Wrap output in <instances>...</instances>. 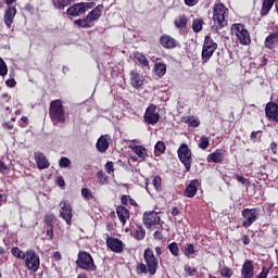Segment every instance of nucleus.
<instances>
[{
	"mask_svg": "<svg viewBox=\"0 0 278 278\" xmlns=\"http://www.w3.org/2000/svg\"><path fill=\"white\" fill-rule=\"evenodd\" d=\"M144 263H138L136 266L137 275H150L153 277L160 268V260L155 256V252L151 248H147L143 252Z\"/></svg>",
	"mask_w": 278,
	"mask_h": 278,
	"instance_id": "f257e3e1",
	"label": "nucleus"
},
{
	"mask_svg": "<svg viewBox=\"0 0 278 278\" xmlns=\"http://www.w3.org/2000/svg\"><path fill=\"white\" fill-rule=\"evenodd\" d=\"M229 16V9L224 3H215L213 7V23L212 31L218 34L220 29L227 27V17Z\"/></svg>",
	"mask_w": 278,
	"mask_h": 278,
	"instance_id": "f03ea898",
	"label": "nucleus"
},
{
	"mask_svg": "<svg viewBox=\"0 0 278 278\" xmlns=\"http://www.w3.org/2000/svg\"><path fill=\"white\" fill-rule=\"evenodd\" d=\"M49 116L53 125H64L66 123L67 115L61 99L51 101Z\"/></svg>",
	"mask_w": 278,
	"mask_h": 278,
	"instance_id": "7ed1b4c3",
	"label": "nucleus"
},
{
	"mask_svg": "<svg viewBox=\"0 0 278 278\" xmlns=\"http://www.w3.org/2000/svg\"><path fill=\"white\" fill-rule=\"evenodd\" d=\"M218 49V43L214 41L212 35H206L202 45L201 62L202 64H207L212 60L214 53Z\"/></svg>",
	"mask_w": 278,
	"mask_h": 278,
	"instance_id": "20e7f679",
	"label": "nucleus"
},
{
	"mask_svg": "<svg viewBox=\"0 0 278 278\" xmlns=\"http://www.w3.org/2000/svg\"><path fill=\"white\" fill-rule=\"evenodd\" d=\"M76 266L80 268V270H87V273H94V270H97V264H94V258L90 253L86 251L78 252Z\"/></svg>",
	"mask_w": 278,
	"mask_h": 278,
	"instance_id": "39448f33",
	"label": "nucleus"
},
{
	"mask_svg": "<svg viewBox=\"0 0 278 278\" xmlns=\"http://www.w3.org/2000/svg\"><path fill=\"white\" fill-rule=\"evenodd\" d=\"M178 160L184 164L186 173H190L192 169V150L188 147V144L182 143L178 150Z\"/></svg>",
	"mask_w": 278,
	"mask_h": 278,
	"instance_id": "423d86ee",
	"label": "nucleus"
},
{
	"mask_svg": "<svg viewBox=\"0 0 278 278\" xmlns=\"http://www.w3.org/2000/svg\"><path fill=\"white\" fill-rule=\"evenodd\" d=\"M142 220L144 227H147L148 229H155L156 227L164 225V222H162V217H160V214L155 211L144 212Z\"/></svg>",
	"mask_w": 278,
	"mask_h": 278,
	"instance_id": "0eeeda50",
	"label": "nucleus"
},
{
	"mask_svg": "<svg viewBox=\"0 0 278 278\" xmlns=\"http://www.w3.org/2000/svg\"><path fill=\"white\" fill-rule=\"evenodd\" d=\"M24 260L25 266L28 270H31L33 273H38V269L40 268V256L38 255V253H36V250H27Z\"/></svg>",
	"mask_w": 278,
	"mask_h": 278,
	"instance_id": "6e6552de",
	"label": "nucleus"
},
{
	"mask_svg": "<svg viewBox=\"0 0 278 278\" xmlns=\"http://www.w3.org/2000/svg\"><path fill=\"white\" fill-rule=\"evenodd\" d=\"M232 29L239 39L240 45H251V35L249 34V30H247L244 24H233Z\"/></svg>",
	"mask_w": 278,
	"mask_h": 278,
	"instance_id": "1a4fd4ad",
	"label": "nucleus"
},
{
	"mask_svg": "<svg viewBox=\"0 0 278 278\" xmlns=\"http://www.w3.org/2000/svg\"><path fill=\"white\" fill-rule=\"evenodd\" d=\"M105 241H106V247L110 251L113 253H123L125 251V243L116 238V237H111L110 233H104Z\"/></svg>",
	"mask_w": 278,
	"mask_h": 278,
	"instance_id": "9d476101",
	"label": "nucleus"
},
{
	"mask_svg": "<svg viewBox=\"0 0 278 278\" xmlns=\"http://www.w3.org/2000/svg\"><path fill=\"white\" fill-rule=\"evenodd\" d=\"M143 121L148 125H157V123H160V112H157V105L150 104L146 109Z\"/></svg>",
	"mask_w": 278,
	"mask_h": 278,
	"instance_id": "9b49d317",
	"label": "nucleus"
},
{
	"mask_svg": "<svg viewBox=\"0 0 278 278\" xmlns=\"http://www.w3.org/2000/svg\"><path fill=\"white\" fill-rule=\"evenodd\" d=\"M241 216L243 218L242 227L249 229V227H251V225H253V223L257 220V208H243L241 212Z\"/></svg>",
	"mask_w": 278,
	"mask_h": 278,
	"instance_id": "f8f14e48",
	"label": "nucleus"
},
{
	"mask_svg": "<svg viewBox=\"0 0 278 278\" xmlns=\"http://www.w3.org/2000/svg\"><path fill=\"white\" fill-rule=\"evenodd\" d=\"M60 216L65 220L67 225H72L73 223V206H71V203L68 201L63 200L60 202Z\"/></svg>",
	"mask_w": 278,
	"mask_h": 278,
	"instance_id": "ddd939ff",
	"label": "nucleus"
},
{
	"mask_svg": "<svg viewBox=\"0 0 278 278\" xmlns=\"http://www.w3.org/2000/svg\"><path fill=\"white\" fill-rule=\"evenodd\" d=\"M17 13L16 5L8 7L4 11L3 21L8 29H12V24L14 23Z\"/></svg>",
	"mask_w": 278,
	"mask_h": 278,
	"instance_id": "4468645a",
	"label": "nucleus"
},
{
	"mask_svg": "<svg viewBox=\"0 0 278 278\" xmlns=\"http://www.w3.org/2000/svg\"><path fill=\"white\" fill-rule=\"evenodd\" d=\"M160 45L163 49H177L179 47V42L170 35H162L159 39Z\"/></svg>",
	"mask_w": 278,
	"mask_h": 278,
	"instance_id": "2eb2a0df",
	"label": "nucleus"
},
{
	"mask_svg": "<svg viewBox=\"0 0 278 278\" xmlns=\"http://www.w3.org/2000/svg\"><path fill=\"white\" fill-rule=\"evenodd\" d=\"M265 115L273 123H278V104L276 102H268L265 106Z\"/></svg>",
	"mask_w": 278,
	"mask_h": 278,
	"instance_id": "dca6fc26",
	"label": "nucleus"
},
{
	"mask_svg": "<svg viewBox=\"0 0 278 278\" xmlns=\"http://www.w3.org/2000/svg\"><path fill=\"white\" fill-rule=\"evenodd\" d=\"M130 86L135 88V90H142V86H144V79L138 71H130Z\"/></svg>",
	"mask_w": 278,
	"mask_h": 278,
	"instance_id": "f3484780",
	"label": "nucleus"
},
{
	"mask_svg": "<svg viewBox=\"0 0 278 278\" xmlns=\"http://www.w3.org/2000/svg\"><path fill=\"white\" fill-rule=\"evenodd\" d=\"M255 276V267L253 266V261L245 260L241 268V277L253 278Z\"/></svg>",
	"mask_w": 278,
	"mask_h": 278,
	"instance_id": "a211bd4d",
	"label": "nucleus"
},
{
	"mask_svg": "<svg viewBox=\"0 0 278 278\" xmlns=\"http://www.w3.org/2000/svg\"><path fill=\"white\" fill-rule=\"evenodd\" d=\"M199 186H201L199 179L191 180L190 184L187 186L184 194L188 199H193V197H197V192H199Z\"/></svg>",
	"mask_w": 278,
	"mask_h": 278,
	"instance_id": "6ab92c4d",
	"label": "nucleus"
},
{
	"mask_svg": "<svg viewBox=\"0 0 278 278\" xmlns=\"http://www.w3.org/2000/svg\"><path fill=\"white\" fill-rule=\"evenodd\" d=\"M265 49H269L273 51L278 48V30L275 33H270L264 41Z\"/></svg>",
	"mask_w": 278,
	"mask_h": 278,
	"instance_id": "aec40b11",
	"label": "nucleus"
},
{
	"mask_svg": "<svg viewBox=\"0 0 278 278\" xmlns=\"http://www.w3.org/2000/svg\"><path fill=\"white\" fill-rule=\"evenodd\" d=\"M35 160L39 170H45V168H49L51 166V163H49V160L42 152L35 153Z\"/></svg>",
	"mask_w": 278,
	"mask_h": 278,
	"instance_id": "412c9836",
	"label": "nucleus"
},
{
	"mask_svg": "<svg viewBox=\"0 0 278 278\" xmlns=\"http://www.w3.org/2000/svg\"><path fill=\"white\" fill-rule=\"evenodd\" d=\"M116 214L122 226L125 227V225H127V219L131 216L128 208L123 205H118L116 207Z\"/></svg>",
	"mask_w": 278,
	"mask_h": 278,
	"instance_id": "4be33fe9",
	"label": "nucleus"
},
{
	"mask_svg": "<svg viewBox=\"0 0 278 278\" xmlns=\"http://www.w3.org/2000/svg\"><path fill=\"white\" fill-rule=\"evenodd\" d=\"M108 138H110V136L108 135H102L97 143H96V148L100 153H105L108 151V149H110V142L108 141Z\"/></svg>",
	"mask_w": 278,
	"mask_h": 278,
	"instance_id": "5701e85b",
	"label": "nucleus"
},
{
	"mask_svg": "<svg viewBox=\"0 0 278 278\" xmlns=\"http://www.w3.org/2000/svg\"><path fill=\"white\" fill-rule=\"evenodd\" d=\"M225 160V150L217 149L213 153L208 154L207 161L214 164H222Z\"/></svg>",
	"mask_w": 278,
	"mask_h": 278,
	"instance_id": "b1692460",
	"label": "nucleus"
},
{
	"mask_svg": "<svg viewBox=\"0 0 278 278\" xmlns=\"http://www.w3.org/2000/svg\"><path fill=\"white\" fill-rule=\"evenodd\" d=\"M189 21L190 20L188 18V16H186V14L179 15L174 21L175 28L186 31L188 29Z\"/></svg>",
	"mask_w": 278,
	"mask_h": 278,
	"instance_id": "393cba45",
	"label": "nucleus"
},
{
	"mask_svg": "<svg viewBox=\"0 0 278 278\" xmlns=\"http://www.w3.org/2000/svg\"><path fill=\"white\" fill-rule=\"evenodd\" d=\"M103 14V4H98L93 8L88 14V18L90 22L94 23V21H99Z\"/></svg>",
	"mask_w": 278,
	"mask_h": 278,
	"instance_id": "a878e982",
	"label": "nucleus"
},
{
	"mask_svg": "<svg viewBox=\"0 0 278 278\" xmlns=\"http://www.w3.org/2000/svg\"><path fill=\"white\" fill-rule=\"evenodd\" d=\"M275 1L277 0H263L261 8V17L268 16L270 11L273 10V5H275Z\"/></svg>",
	"mask_w": 278,
	"mask_h": 278,
	"instance_id": "bb28decb",
	"label": "nucleus"
},
{
	"mask_svg": "<svg viewBox=\"0 0 278 278\" xmlns=\"http://www.w3.org/2000/svg\"><path fill=\"white\" fill-rule=\"evenodd\" d=\"M66 14H67V16H74V17L81 16V14H84V9L81 8V2L71 5L66 10Z\"/></svg>",
	"mask_w": 278,
	"mask_h": 278,
	"instance_id": "cd10ccee",
	"label": "nucleus"
},
{
	"mask_svg": "<svg viewBox=\"0 0 278 278\" xmlns=\"http://www.w3.org/2000/svg\"><path fill=\"white\" fill-rule=\"evenodd\" d=\"M74 25H77L80 29H90L94 25V22L90 21L89 16L86 15L84 18L75 20Z\"/></svg>",
	"mask_w": 278,
	"mask_h": 278,
	"instance_id": "c85d7f7f",
	"label": "nucleus"
},
{
	"mask_svg": "<svg viewBox=\"0 0 278 278\" xmlns=\"http://www.w3.org/2000/svg\"><path fill=\"white\" fill-rule=\"evenodd\" d=\"M131 236L135 238V240L140 242V240H144V238H147V230L144 227H142V225H137L132 230Z\"/></svg>",
	"mask_w": 278,
	"mask_h": 278,
	"instance_id": "c756f323",
	"label": "nucleus"
},
{
	"mask_svg": "<svg viewBox=\"0 0 278 278\" xmlns=\"http://www.w3.org/2000/svg\"><path fill=\"white\" fill-rule=\"evenodd\" d=\"M153 72L154 75H156V77H164V75H166V63L164 62H157L154 64L153 67Z\"/></svg>",
	"mask_w": 278,
	"mask_h": 278,
	"instance_id": "7c9ffc66",
	"label": "nucleus"
},
{
	"mask_svg": "<svg viewBox=\"0 0 278 278\" xmlns=\"http://www.w3.org/2000/svg\"><path fill=\"white\" fill-rule=\"evenodd\" d=\"M134 60H136L140 66L149 68V59L142 52H134Z\"/></svg>",
	"mask_w": 278,
	"mask_h": 278,
	"instance_id": "2f4dec72",
	"label": "nucleus"
},
{
	"mask_svg": "<svg viewBox=\"0 0 278 278\" xmlns=\"http://www.w3.org/2000/svg\"><path fill=\"white\" fill-rule=\"evenodd\" d=\"M131 151L132 153H136V155L140 157V160H147V157L149 156V154L147 153V148L142 146H134L131 147Z\"/></svg>",
	"mask_w": 278,
	"mask_h": 278,
	"instance_id": "473e14b6",
	"label": "nucleus"
},
{
	"mask_svg": "<svg viewBox=\"0 0 278 278\" xmlns=\"http://www.w3.org/2000/svg\"><path fill=\"white\" fill-rule=\"evenodd\" d=\"M205 25V22L203 18H194L192 22V29L194 34H199L203 30V26Z\"/></svg>",
	"mask_w": 278,
	"mask_h": 278,
	"instance_id": "72a5a7b5",
	"label": "nucleus"
},
{
	"mask_svg": "<svg viewBox=\"0 0 278 278\" xmlns=\"http://www.w3.org/2000/svg\"><path fill=\"white\" fill-rule=\"evenodd\" d=\"M181 251L186 257H190L191 255H194V253H197L193 243H188L186 247H182Z\"/></svg>",
	"mask_w": 278,
	"mask_h": 278,
	"instance_id": "f704fd0d",
	"label": "nucleus"
},
{
	"mask_svg": "<svg viewBox=\"0 0 278 278\" xmlns=\"http://www.w3.org/2000/svg\"><path fill=\"white\" fill-rule=\"evenodd\" d=\"M167 249L173 257H179V243L174 241L167 245Z\"/></svg>",
	"mask_w": 278,
	"mask_h": 278,
	"instance_id": "c9c22d12",
	"label": "nucleus"
},
{
	"mask_svg": "<svg viewBox=\"0 0 278 278\" xmlns=\"http://www.w3.org/2000/svg\"><path fill=\"white\" fill-rule=\"evenodd\" d=\"M11 253L17 260H25V257L27 256V252H23V250H21L18 247L12 248Z\"/></svg>",
	"mask_w": 278,
	"mask_h": 278,
	"instance_id": "e433bc0d",
	"label": "nucleus"
},
{
	"mask_svg": "<svg viewBox=\"0 0 278 278\" xmlns=\"http://www.w3.org/2000/svg\"><path fill=\"white\" fill-rule=\"evenodd\" d=\"M155 229L156 230L153 233L154 240H159V242H164V240H166V238L162 233V231H164V225H161V226L156 227Z\"/></svg>",
	"mask_w": 278,
	"mask_h": 278,
	"instance_id": "4c0bfd02",
	"label": "nucleus"
},
{
	"mask_svg": "<svg viewBox=\"0 0 278 278\" xmlns=\"http://www.w3.org/2000/svg\"><path fill=\"white\" fill-rule=\"evenodd\" d=\"M73 3V1L71 0H56L53 2L54 8H56V10H64L65 8H68V5H71Z\"/></svg>",
	"mask_w": 278,
	"mask_h": 278,
	"instance_id": "58836bf2",
	"label": "nucleus"
},
{
	"mask_svg": "<svg viewBox=\"0 0 278 278\" xmlns=\"http://www.w3.org/2000/svg\"><path fill=\"white\" fill-rule=\"evenodd\" d=\"M182 121H184V123L189 125V127H199V125H201V121L194 118V116L184 117Z\"/></svg>",
	"mask_w": 278,
	"mask_h": 278,
	"instance_id": "ea45409f",
	"label": "nucleus"
},
{
	"mask_svg": "<svg viewBox=\"0 0 278 278\" xmlns=\"http://www.w3.org/2000/svg\"><path fill=\"white\" fill-rule=\"evenodd\" d=\"M222 277L231 278L233 277V269L227 266L219 267Z\"/></svg>",
	"mask_w": 278,
	"mask_h": 278,
	"instance_id": "a19ab883",
	"label": "nucleus"
},
{
	"mask_svg": "<svg viewBox=\"0 0 278 278\" xmlns=\"http://www.w3.org/2000/svg\"><path fill=\"white\" fill-rule=\"evenodd\" d=\"M97 181L101 186H105V184H108V175H105V173H103V170L97 172Z\"/></svg>",
	"mask_w": 278,
	"mask_h": 278,
	"instance_id": "79ce46f5",
	"label": "nucleus"
},
{
	"mask_svg": "<svg viewBox=\"0 0 278 278\" xmlns=\"http://www.w3.org/2000/svg\"><path fill=\"white\" fill-rule=\"evenodd\" d=\"M207 147H210V138L206 136H202L199 141V149H202L203 151H205Z\"/></svg>",
	"mask_w": 278,
	"mask_h": 278,
	"instance_id": "37998d69",
	"label": "nucleus"
},
{
	"mask_svg": "<svg viewBox=\"0 0 278 278\" xmlns=\"http://www.w3.org/2000/svg\"><path fill=\"white\" fill-rule=\"evenodd\" d=\"M152 185L155 188V190H157V192H160V190H162V177L154 176L152 179Z\"/></svg>",
	"mask_w": 278,
	"mask_h": 278,
	"instance_id": "c03bdc74",
	"label": "nucleus"
},
{
	"mask_svg": "<svg viewBox=\"0 0 278 278\" xmlns=\"http://www.w3.org/2000/svg\"><path fill=\"white\" fill-rule=\"evenodd\" d=\"M81 195L84 197V199H86V201H92V199H94V195H92V191L88 188L81 189Z\"/></svg>",
	"mask_w": 278,
	"mask_h": 278,
	"instance_id": "a18cd8bd",
	"label": "nucleus"
},
{
	"mask_svg": "<svg viewBox=\"0 0 278 278\" xmlns=\"http://www.w3.org/2000/svg\"><path fill=\"white\" fill-rule=\"evenodd\" d=\"M80 7L83 8V12L84 14H86L87 10H94V8H97V3L96 2H80Z\"/></svg>",
	"mask_w": 278,
	"mask_h": 278,
	"instance_id": "49530a36",
	"label": "nucleus"
},
{
	"mask_svg": "<svg viewBox=\"0 0 278 278\" xmlns=\"http://www.w3.org/2000/svg\"><path fill=\"white\" fill-rule=\"evenodd\" d=\"M45 223L47 227H53V223H55V215L53 214L45 215Z\"/></svg>",
	"mask_w": 278,
	"mask_h": 278,
	"instance_id": "de8ad7c7",
	"label": "nucleus"
},
{
	"mask_svg": "<svg viewBox=\"0 0 278 278\" xmlns=\"http://www.w3.org/2000/svg\"><path fill=\"white\" fill-rule=\"evenodd\" d=\"M5 75H8V64L0 58V77H5Z\"/></svg>",
	"mask_w": 278,
	"mask_h": 278,
	"instance_id": "09e8293b",
	"label": "nucleus"
},
{
	"mask_svg": "<svg viewBox=\"0 0 278 278\" xmlns=\"http://www.w3.org/2000/svg\"><path fill=\"white\" fill-rule=\"evenodd\" d=\"M71 165V159L66 157V156H62L59 161V166L60 168H68V166Z\"/></svg>",
	"mask_w": 278,
	"mask_h": 278,
	"instance_id": "8fccbe9b",
	"label": "nucleus"
},
{
	"mask_svg": "<svg viewBox=\"0 0 278 278\" xmlns=\"http://www.w3.org/2000/svg\"><path fill=\"white\" fill-rule=\"evenodd\" d=\"M154 151H157L159 153H165L166 152V144H164V141L156 142L154 147Z\"/></svg>",
	"mask_w": 278,
	"mask_h": 278,
	"instance_id": "3c124183",
	"label": "nucleus"
},
{
	"mask_svg": "<svg viewBox=\"0 0 278 278\" xmlns=\"http://www.w3.org/2000/svg\"><path fill=\"white\" fill-rule=\"evenodd\" d=\"M233 179H237V181H239V184H242L243 186H250V181L249 179L244 178V176H240L238 174L233 175Z\"/></svg>",
	"mask_w": 278,
	"mask_h": 278,
	"instance_id": "603ef678",
	"label": "nucleus"
},
{
	"mask_svg": "<svg viewBox=\"0 0 278 278\" xmlns=\"http://www.w3.org/2000/svg\"><path fill=\"white\" fill-rule=\"evenodd\" d=\"M104 168L108 175H112V173H114V162L108 161L106 164L104 165Z\"/></svg>",
	"mask_w": 278,
	"mask_h": 278,
	"instance_id": "864d4df0",
	"label": "nucleus"
},
{
	"mask_svg": "<svg viewBox=\"0 0 278 278\" xmlns=\"http://www.w3.org/2000/svg\"><path fill=\"white\" fill-rule=\"evenodd\" d=\"M260 134H262V130L252 131L250 135V140H252V142H257V136H260Z\"/></svg>",
	"mask_w": 278,
	"mask_h": 278,
	"instance_id": "5fc2aeb1",
	"label": "nucleus"
},
{
	"mask_svg": "<svg viewBox=\"0 0 278 278\" xmlns=\"http://www.w3.org/2000/svg\"><path fill=\"white\" fill-rule=\"evenodd\" d=\"M52 260L54 262H62V253H60V251L53 252Z\"/></svg>",
	"mask_w": 278,
	"mask_h": 278,
	"instance_id": "6e6d98bb",
	"label": "nucleus"
},
{
	"mask_svg": "<svg viewBox=\"0 0 278 278\" xmlns=\"http://www.w3.org/2000/svg\"><path fill=\"white\" fill-rule=\"evenodd\" d=\"M56 185L59 188H64L66 186V181H64V177L59 176L56 177Z\"/></svg>",
	"mask_w": 278,
	"mask_h": 278,
	"instance_id": "4d7b16f0",
	"label": "nucleus"
},
{
	"mask_svg": "<svg viewBox=\"0 0 278 278\" xmlns=\"http://www.w3.org/2000/svg\"><path fill=\"white\" fill-rule=\"evenodd\" d=\"M5 85L9 87V88H14L16 86V79L14 78H8L5 80Z\"/></svg>",
	"mask_w": 278,
	"mask_h": 278,
	"instance_id": "13d9d810",
	"label": "nucleus"
},
{
	"mask_svg": "<svg viewBox=\"0 0 278 278\" xmlns=\"http://www.w3.org/2000/svg\"><path fill=\"white\" fill-rule=\"evenodd\" d=\"M186 273L189 277H194L197 275V268L188 267L186 268Z\"/></svg>",
	"mask_w": 278,
	"mask_h": 278,
	"instance_id": "bf43d9fd",
	"label": "nucleus"
},
{
	"mask_svg": "<svg viewBox=\"0 0 278 278\" xmlns=\"http://www.w3.org/2000/svg\"><path fill=\"white\" fill-rule=\"evenodd\" d=\"M199 3V0H185V5H188V8H194Z\"/></svg>",
	"mask_w": 278,
	"mask_h": 278,
	"instance_id": "052dcab7",
	"label": "nucleus"
},
{
	"mask_svg": "<svg viewBox=\"0 0 278 278\" xmlns=\"http://www.w3.org/2000/svg\"><path fill=\"white\" fill-rule=\"evenodd\" d=\"M47 236H48V240H53L54 238V232H53V227H47Z\"/></svg>",
	"mask_w": 278,
	"mask_h": 278,
	"instance_id": "680f3d73",
	"label": "nucleus"
},
{
	"mask_svg": "<svg viewBox=\"0 0 278 278\" xmlns=\"http://www.w3.org/2000/svg\"><path fill=\"white\" fill-rule=\"evenodd\" d=\"M129 199H130V195H123L122 199H121L122 205L123 206L128 205L129 204Z\"/></svg>",
	"mask_w": 278,
	"mask_h": 278,
	"instance_id": "e2e57ef3",
	"label": "nucleus"
},
{
	"mask_svg": "<svg viewBox=\"0 0 278 278\" xmlns=\"http://www.w3.org/2000/svg\"><path fill=\"white\" fill-rule=\"evenodd\" d=\"M268 273H270L269 269L263 268L262 273L257 276V278H267L268 277Z\"/></svg>",
	"mask_w": 278,
	"mask_h": 278,
	"instance_id": "0e129e2a",
	"label": "nucleus"
},
{
	"mask_svg": "<svg viewBox=\"0 0 278 278\" xmlns=\"http://www.w3.org/2000/svg\"><path fill=\"white\" fill-rule=\"evenodd\" d=\"M2 127L7 130L14 129V124H12L10 122H4V123H2Z\"/></svg>",
	"mask_w": 278,
	"mask_h": 278,
	"instance_id": "69168bd1",
	"label": "nucleus"
},
{
	"mask_svg": "<svg viewBox=\"0 0 278 278\" xmlns=\"http://www.w3.org/2000/svg\"><path fill=\"white\" fill-rule=\"evenodd\" d=\"M5 170H10V168L5 165V162L0 160V173H5Z\"/></svg>",
	"mask_w": 278,
	"mask_h": 278,
	"instance_id": "338daca9",
	"label": "nucleus"
},
{
	"mask_svg": "<svg viewBox=\"0 0 278 278\" xmlns=\"http://www.w3.org/2000/svg\"><path fill=\"white\" fill-rule=\"evenodd\" d=\"M270 151L274 155H277V142L273 141L269 146Z\"/></svg>",
	"mask_w": 278,
	"mask_h": 278,
	"instance_id": "774afa93",
	"label": "nucleus"
}]
</instances>
